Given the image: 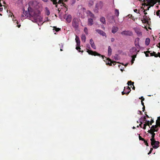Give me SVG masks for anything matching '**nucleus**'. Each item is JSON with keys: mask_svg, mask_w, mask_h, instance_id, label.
<instances>
[{"mask_svg": "<svg viewBox=\"0 0 160 160\" xmlns=\"http://www.w3.org/2000/svg\"><path fill=\"white\" fill-rule=\"evenodd\" d=\"M51 1H52L53 2V3L54 4H56L58 3L59 4H60L61 5H63L64 6V2H66V0H59L58 1V2H57V0H51Z\"/></svg>", "mask_w": 160, "mask_h": 160, "instance_id": "1a4fd4ad", "label": "nucleus"}, {"mask_svg": "<svg viewBox=\"0 0 160 160\" xmlns=\"http://www.w3.org/2000/svg\"><path fill=\"white\" fill-rule=\"evenodd\" d=\"M100 22L103 24L106 23V20L105 18L104 17H101L100 18Z\"/></svg>", "mask_w": 160, "mask_h": 160, "instance_id": "4be33fe9", "label": "nucleus"}, {"mask_svg": "<svg viewBox=\"0 0 160 160\" xmlns=\"http://www.w3.org/2000/svg\"><path fill=\"white\" fill-rule=\"evenodd\" d=\"M122 95H123L124 94H126L125 92H122Z\"/></svg>", "mask_w": 160, "mask_h": 160, "instance_id": "37998d69", "label": "nucleus"}, {"mask_svg": "<svg viewBox=\"0 0 160 160\" xmlns=\"http://www.w3.org/2000/svg\"><path fill=\"white\" fill-rule=\"evenodd\" d=\"M144 142H145V145H146L147 146H148V143L145 141H144Z\"/></svg>", "mask_w": 160, "mask_h": 160, "instance_id": "a19ab883", "label": "nucleus"}, {"mask_svg": "<svg viewBox=\"0 0 160 160\" xmlns=\"http://www.w3.org/2000/svg\"><path fill=\"white\" fill-rule=\"evenodd\" d=\"M9 17H10L11 18H12V20L14 22V21H16V23L17 24H18V22L17 21L16 18H15L14 16L13 15V14L12 13H11L10 12V14H9Z\"/></svg>", "mask_w": 160, "mask_h": 160, "instance_id": "ddd939ff", "label": "nucleus"}, {"mask_svg": "<svg viewBox=\"0 0 160 160\" xmlns=\"http://www.w3.org/2000/svg\"><path fill=\"white\" fill-rule=\"evenodd\" d=\"M87 52L89 54L91 55H93L94 56H96L97 55L98 56H100L101 55L97 53V52H93L92 51L90 50H88L87 51Z\"/></svg>", "mask_w": 160, "mask_h": 160, "instance_id": "9d476101", "label": "nucleus"}, {"mask_svg": "<svg viewBox=\"0 0 160 160\" xmlns=\"http://www.w3.org/2000/svg\"><path fill=\"white\" fill-rule=\"evenodd\" d=\"M28 11H23L22 14L23 19L26 17L29 18L32 22L38 23H42V18L40 15L42 11V7L40 4L36 1H33L29 3Z\"/></svg>", "mask_w": 160, "mask_h": 160, "instance_id": "f257e3e1", "label": "nucleus"}, {"mask_svg": "<svg viewBox=\"0 0 160 160\" xmlns=\"http://www.w3.org/2000/svg\"><path fill=\"white\" fill-rule=\"evenodd\" d=\"M90 43L91 45L94 43L93 40H92V39H91L90 40Z\"/></svg>", "mask_w": 160, "mask_h": 160, "instance_id": "c9c22d12", "label": "nucleus"}, {"mask_svg": "<svg viewBox=\"0 0 160 160\" xmlns=\"http://www.w3.org/2000/svg\"><path fill=\"white\" fill-rule=\"evenodd\" d=\"M89 4L90 6H92L93 4V2L92 1H90L89 2Z\"/></svg>", "mask_w": 160, "mask_h": 160, "instance_id": "72a5a7b5", "label": "nucleus"}, {"mask_svg": "<svg viewBox=\"0 0 160 160\" xmlns=\"http://www.w3.org/2000/svg\"><path fill=\"white\" fill-rule=\"evenodd\" d=\"M136 48H132L130 50V52L132 54L137 53Z\"/></svg>", "mask_w": 160, "mask_h": 160, "instance_id": "dca6fc26", "label": "nucleus"}, {"mask_svg": "<svg viewBox=\"0 0 160 160\" xmlns=\"http://www.w3.org/2000/svg\"><path fill=\"white\" fill-rule=\"evenodd\" d=\"M145 29H146L147 30H148L147 28L146 27H145Z\"/></svg>", "mask_w": 160, "mask_h": 160, "instance_id": "3c124183", "label": "nucleus"}, {"mask_svg": "<svg viewBox=\"0 0 160 160\" xmlns=\"http://www.w3.org/2000/svg\"><path fill=\"white\" fill-rule=\"evenodd\" d=\"M135 31L137 33V35L140 37L142 36V33L141 32L140 29L138 28H134Z\"/></svg>", "mask_w": 160, "mask_h": 160, "instance_id": "9b49d317", "label": "nucleus"}, {"mask_svg": "<svg viewBox=\"0 0 160 160\" xmlns=\"http://www.w3.org/2000/svg\"><path fill=\"white\" fill-rule=\"evenodd\" d=\"M158 130V128L156 126L153 125L151 127L150 129L148 131L149 133V136H151L152 138L150 139L151 141V144L153 148H157L159 147V142L158 141H155L154 139V137L155 133H154L155 132H157Z\"/></svg>", "mask_w": 160, "mask_h": 160, "instance_id": "7ed1b4c3", "label": "nucleus"}, {"mask_svg": "<svg viewBox=\"0 0 160 160\" xmlns=\"http://www.w3.org/2000/svg\"><path fill=\"white\" fill-rule=\"evenodd\" d=\"M156 14L157 16H158L160 18V11L158 10V11L156 12Z\"/></svg>", "mask_w": 160, "mask_h": 160, "instance_id": "7c9ffc66", "label": "nucleus"}, {"mask_svg": "<svg viewBox=\"0 0 160 160\" xmlns=\"http://www.w3.org/2000/svg\"><path fill=\"white\" fill-rule=\"evenodd\" d=\"M62 49H60V51H62Z\"/></svg>", "mask_w": 160, "mask_h": 160, "instance_id": "5fc2aeb1", "label": "nucleus"}, {"mask_svg": "<svg viewBox=\"0 0 160 160\" xmlns=\"http://www.w3.org/2000/svg\"><path fill=\"white\" fill-rule=\"evenodd\" d=\"M151 56H154L155 57H160V53H158V54H156L155 52H153V53H151Z\"/></svg>", "mask_w": 160, "mask_h": 160, "instance_id": "5701e85b", "label": "nucleus"}, {"mask_svg": "<svg viewBox=\"0 0 160 160\" xmlns=\"http://www.w3.org/2000/svg\"><path fill=\"white\" fill-rule=\"evenodd\" d=\"M139 41V38H136L135 40V43L136 45H138Z\"/></svg>", "mask_w": 160, "mask_h": 160, "instance_id": "bb28decb", "label": "nucleus"}, {"mask_svg": "<svg viewBox=\"0 0 160 160\" xmlns=\"http://www.w3.org/2000/svg\"><path fill=\"white\" fill-rule=\"evenodd\" d=\"M133 129H135V127H133V128H132Z\"/></svg>", "mask_w": 160, "mask_h": 160, "instance_id": "864d4df0", "label": "nucleus"}, {"mask_svg": "<svg viewBox=\"0 0 160 160\" xmlns=\"http://www.w3.org/2000/svg\"><path fill=\"white\" fill-rule=\"evenodd\" d=\"M139 138L140 140L144 141V139L143 138H142V137L140 136H139Z\"/></svg>", "mask_w": 160, "mask_h": 160, "instance_id": "e433bc0d", "label": "nucleus"}, {"mask_svg": "<svg viewBox=\"0 0 160 160\" xmlns=\"http://www.w3.org/2000/svg\"><path fill=\"white\" fill-rule=\"evenodd\" d=\"M20 26H21V25H20V24H19V25H17V27L18 28H20Z\"/></svg>", "mask_w": 160, "mask_h": 160, "instance_id": "49530a36", "label": "nucleus"}, {"mask_svg": "<svg viewBox=\"0 0 160 160\" xmlns=\"http://www.w3.org/2000/svg\"><path fill=\"white\" fill-rule=\"evenodd\" d=\"M141 103L142 105L143 106V109H144L145 108V106H144V103L142 102V101H141Z\"/></svg>", "mask_w": 160, "mask_h": 160, "instance_id": "ea45409f", "label": "nucleus"}, {"mask_svg": "<svg viewBox=\"0 0 160 160\" xmlns=\"http://www.w3.org/2000/svg\"><path fill=\"white\" fill-rule=\"evenodd\" d=\"M91 46L94 49H96L95 45L94 43L91 45Z\"/></svg>", "mask_w": 160, "mask_h": 160, "instance_id": "f704fd0d", "label": "nucleus"}, {"mask_svg": "<svg viewBox=\"0 0 160 160\" xmlns=\"http://www.w3.org/2000/svg\"><path fill=\"white\" fill-rule=\"evenodd\" d=\"M112 49L110 46L108 47V55L109 56H110L112 54Z\"/></svg>", "mask_w": 160, "mask_h": 160, "instance_id": "aec40b11", "label": "nucleus"}, {"mask_svg": "<svg viewBox=\"0 0 160 160\" xmlns=\"http://www.w3.org/2000/svg\"><path fill=\"white\" fill-rule=\"evenodd\" d=\"M136 54L135 55H133L132 56V58L131 61L132 64L133 63L134 61L135 60V58H136Z\"/></svg>", "mask_w": 160, "mask_h": 160, "instance_id": "393cba45", "label": "nucleus"}, {"mask_svg": "<svg viewBox=\"0 0 160 160\" xmlns=\"http://www.w3.org/2000/svg\"><path fill=\"white\" fill-rule=\"evenodd\" d=\"M146 57H148L149 56V55L148 54H146Z\"/></svg>", "mask_w": 160, "mask_h": 160, "instance_id": "09e8293b", "label": "nucleus"}, {"mask_svg": "<svg viewBox=\"0 0 160 160\" xmlns=\"http://www.w3.org/2000/svg\"><path fill=\"white\" fill-rule=\"evenodd\" d=\"M132 89H133V90H135V87L133 86V87L132 88Z\"/></svg>", "mask_w": 160, "mask_h": 160, "instance_id": "c03bdc74", "label": "nucleus"}, {"mask_svg": "<svg viewBox=\"0 0 160 160\" xmlns=\"http://www.w3.org/2000/svg\"><path fill=\"white\" fill-rule=\"evenodd\" d=\"M45 12L46 14L48 15L50 14V12L47 8H45Z\"/></svg>", "mask_w": 160, "mask_h": 160, "instance_id": "cd10ccee", "label": "nucleus"}, {"mask_svg": "<svg viewBox=\"0 0 160 160\" xmlns=\"http://www.w3.org/2000/svg\"><path fill=\"white\" fill-rule=\"evenodd\" d=\"M103 6V3L102 2H100L97 3L96 5L94 11L95 13H98L99 10L102 9Z\"/></svg>", "mask_w": 160, "mask_h": 160, "instance_id": "423d86ee", "label": "nucleus"}, {"mask_svg": "<svg viewBox=\"0 0 160 160\" xmlns=\"http://www.w3.org/2000/svg\"><path fill=\"white\" fill-rule=\"evenodd\" d=\"M150 39L148 38H147L146 39V40L145 41V44L146 45H148L150 43Z\"/></svg>", "mask_w": 160, "mask_h": 160, "instance_id": "b1692460", "label": "nucleus"}, {"mask_svg": "<svg viewBox=\"0 0 160 160\" xmlns=\"http://www.w3.org/2000/svg\"><path fill=\"white\" fill-rule=\"evenodd\" d=\"M139 112L141 113V111H139Z\"/></svg>", "mask_w": 160, "mask_h": 160, "instance_id": "6e6d98bb", "label": "nucleus"}, {"mask_svg": "<svg viewBox=\"0 0 160 160\" xmlns=\"http://www.w3.org/2000/svg\"><path fill=\"white\" fill-rule=\"evenodd\" d=\"M120 70L121 71H122L123 70V68H120Z\"/></svg>", "mask_w": 160, "mask_h": 160, "instance_id": "a18cd8bd", "label": "nucleus"}, {"mask_svg": "<svg viewBox=\"0 0 160 160\" xmlns=\"http://www.w3.org/2000/svg\"><path fill=\"white\" fill-rule=\"evenodd\" d=\"M93 24V20L91 18H89L88 19V25H92Z\"/></svg>", "mask_w": 160, "mask_h": 160, "instance_id": "412c9836", "label": "nucleus"}, {"mask_svg": "<svg viewBox=\"0 0 160 160\" xmlns=\"http://www.w3.org/2000/svg\"><path fill=\"white\" fill-rule=\"evenodd\" d=\"M87 15L88 16L91 17L93 18H95L94 15L93 13H92L90 11H87Z\"/></svg>", "mask_w": 160, "mask_h": 160, "instance_id": "f3484780", "label": "nucleus"}, {"mask_svg": "<svg viewBox=\"0 0 160 160\" xmlns=\"http://www.w3.org/2000/svg\"><path fill=\"white\" fill-rule=\"evenodd\" d=\"M139 99H142V101H143L144 100V99L142 97H141L140 98H139Z\"/></svg>", "mask_w": 160, "mask_h": 160, "instance_id": "79ce46f5", "label": "nucleus"}, {"mask_svg": "<svg viewBox=\"0 0 160 160\" xmlns=\"http://www.w3.org/2000/svg\"><path fill=\"white\" fill-rule=\"evenodd\" d=\"M124 90L125 92V93L128 94L131 91V89L129 87H124Z\"/></svg>", "mask_w": 160, "mask_h": 160, "instance_id": "4468645a", "label": "nucleus"}, {"mask_svg": "<svg viewBox=\"0 0 160 160\" xmlns=\"http://www.w3.org/2000/svg\"><path fill=\"white\" fill-rule=\"evenodd\" d=\"M42 0L44 2H47L48 1V0Z\"/></svg>", "mask_w": 160, "mask_h": 160, "instance_id": "de8ad7c7", "label": "nucleus"}, {"mask_svg": "<svg viewBox=\"0 0 160 160\" xmlns=\"http://www.w3.org/2000/svg\"><path fill=\"white\" fill-rule=\"evenodd\" d=\"M119 10L117 9H115V14L117 16H118L119 15Z\"/></svg>", "mask_w": 160, "mask_h": 160, "instance_id": "c85d7f7f", "label": "nucleus"}, {"mask_svg": "<svg viewBox=\"0 0 160 160\" xmlns=\"http://www.w3.org/2000/svg\"><path fill=\"white\" fill-rule=\"evenodd\" d=\"M158 0H143L146 3H147L148 6H146V7H145V9L144 10L141 8L140 9H135L133 10V11L137 14V17L138 18H141V16L143 13L145 15L147 14V13L146 11H147L149 10L151 7L153 6L157 2Z\"/></svg>", "mask_w": 160, "mask_h": 160, "instance_id": "f03ea898", "label": "nucleus"}, {"mask_svg": "<svg viewBox=\"0 0 160 160\" xmlns=\"http://www.w3.org/2000/svg\"><path fill=\"white\" fill-rule=\"evenodd\" d=\"M128 85H133L134 84V82H132L131 81H129L128 82Z\"/></svg>", "mask_w": 160, "mask_h": 160, "instance_id": "c756f323", "label": "nucleus"}, {"mask_svg": "<svg viewBox=\"0 0 160 160\" xmlns=\"http://www.w3.org/2000/svg\"><path fill=\"white\" fill-rule=\"evenodd\" d=\"M72 19L71 16L70 15H68L67 16L66 20L67 22L69 23L71 22Z\"/></svg>", "mask_w": 160, "mask_h": 160, "instance_id": "2eb2a0df", "label": "nucleus"}, {"mask_svg": "<svg viewBox=\"0 0 160 160\" xmlns=\"http://www.w3.org/2000/svg\"><path fill=\"white\" fill-rule=\"evenodd\" d=\"M115 39L114 38H112L111 39V42H113L114 41Z\"/></svg>", "mask_w": 160, "mask_h": 160, "instance_id": "58836bf2", "label": "nucleus"}, {"mask_svg": "<svg viewBox=\"0 0 160 160\" xmlns=\"http://www.w3.org/2000/svg\"><path fill=\"white\" fill-rule=\"evenodd\" d=\"M118 30V28L117 27H113L112 28V32L114 33H116Z\"/></svg>", "mask_w": 160, "mask_h": 160, "instance_id": "a211bd4d", "label": "nucleus"}, {"mask_svg": "<svg viewBox=\"0 0 160 160\" xmlns=\"http://www.w3.org/2000/svg\"><path fill=\"white\" fill-rule=\"evenodd\" d=\"M129 33L132 34L131 32H129L128 31H123L121 33V34L123 35H128L129 34Z\"/></svg>", "mask_w": 160, "mask_h": 160, "instance_id": "6ab92c4d", "label": "nucleus"}, {"mask_svg": "<svg viewBox=\"0 0 160 160\" xmlns=\"http://www.w3.org/2000/svg\"><path fill=\"white\" fill-rule=\"evenodd\" d=\"M84 31L85 32V33L86 34H88V29L86 28H85L84 29Z\"/></svg>", "mask_w": 160, "mask_h": 160, "instance_id": "473e14b6", "label": "nucleus"}, {"mask_svg": "<svg viewBox=\"0 0 160 160\" xmlns=\"http://www.w3.org/2000/svg\"><path fill=\"white\" fill-rule=\"evenodd\" d=\"M79 19L77 18H75L73 19L72 22V25L75 28H77L78 26V22Z\"/></svg>", "mask_w": 160, "mask_h": 160, "instance_id": "0eeeda50", "label": "nucleus"}, {"mask_svg": "<svg viewBox=\"0 0 160 160\" xmlns=\"http://www.w3.org/2000/svg\"><path fill=\"white\" fill-rule=\"evenodd\" d=\"M75 40L76 42L77 43V46L76 47V49L78 50L79 52H80L79 50L80 49V41L79 37L76 36Z\"/></svg>", "mask_w": 160, "mask_h": 160, "instance_id": "6e6552de", "label": "nucleus"}, {"mask_svg": "<svg viewBox=\"0 0 160 160\" xmlns=\"http://www.w3.org/2000/svg\"><path fill=\"white\" fill-rule=\"evenodd\" d=\"M128 64V63H126V64L124 66H125V67H126V66H127Z\"/></svg>", "mask_w": 160, "mask_h": 160, "instance_id": "8fccbe9b", "label": "nucleus"}, {"mask_svg": "<svg viewBox=\"0 0 160 160\" xmlns=\"http://www.w3.org/2000/svg\"><path fill=\"white\" fill-rule=\"evenodd\" d=\"M81 39L82 41L85 42L86 40V37L84 35H82L81 36Z\"/></svg>", "mask_w": 160, "mask_h": 160, "instance_id": "a878e982", "label": "nucleus"}, {"mask_svg": "<svg viewBox=\"0 0 160 160\" xmlns=\"http://www.w3.org/2000/svg\"><path fill=\"white\" fill-rule=\"evenodd\" d=\"M102 59L104 60V61L105 62H106V64L109 65H112V64H113V65H116V64H118V66L120 69V68H122V67L121 68V66H122L119 63L116 62H112L110 60L108 59V58H105L106 60V61H105V60L104 59V58L103 57V56H102Z\"/></svg>", "mask_w": 160, "mask_h": 160, "instance_id": "20e7f679", "label": "nucleus"}, {"mask_svg": "<svg viewBox=\"0 0 160 160\" xmlns=\"http://www.w3.org/2000/svg\"><path fill=\"white\" fill-rule=\"evenodd\" d=\"M112 19H113V21H114V19H113V17H112Z\"/></svg>", "mask_w": 160, "mask_h": 160, "instance_id": "603ef678", "label": "nucleus"}, {"mask_svg": "<svg viewBox=\"0 0 160 160\" xmlns=\"http://www.w3.org/2000/svg\"><path fill=\"white\" fill-rule=\"evenodd\" d=\"M54 29L55 30V31H56L58 32V31H59L60 30V29L59 28H57L56 27H54L53 30H54Z\"/></svg>", "mask_w": 160, "mask_h": 160, "instance_id": "2f4dec72", "label": "nucleus"}, {"mask_svg": "<svg viewBox=\"0 0 160 160\" xmlns=\"http://www.w3.org/2000/svg\"><path fill=\"white\" fill-rule=\"evenodd\" d=\"M153 150V148H151V149H150V151H149V153H148V154H150V153H151L152 151Z\"/></svg>", "mask_w": 160, "mask_h": 160, "instance_id": "4c0bfd02", "label": "nucleus"}, {"mask_svg": "<svg viewBox=\"0 0 160 160\" xmlns=\"http://www.w3.org/2000/svg\"><path fill=\"white\" fill-rule=\"evenodd\" d=\"M144 121L145 122V123L144 124L143 127V128L144 129H145L146 128V127L147 125H148L149 126V121H147L146 119V118L145 117H144L143 118H141L140 120V124H139V126L142 128L141 125L142 123H144Z\"/></svg>", "mask_w": 160, "mask_h": 160, "instance_id": "39448f33", "label": "nucleus"}, {"mask_svg": "<svg viewBox=\"0 0 160 160\" xmlns=\"http://www.w3.org/2000/svg\"><path fill=\"white\" fill-rule=\"evenodd\" d=\"M96 31L100 35H102L103 36H105V37H106V34L104 32L99 29L96 30Z\"/></svg>", "mask_w": 160, "mask_h": 160, "instance_id": "f8f14e48", "label": "nucleus"}]
</instances>
